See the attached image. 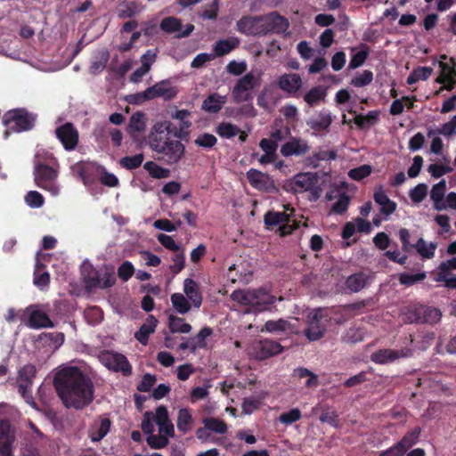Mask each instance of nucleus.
Masks as SVG:
<instances>
[{
	"label": "nucleus",
	"mask_w": 456,
	"mask_h": 456,
	"mask_svg": "<svg viewBox=\"0 0 456 456\" xmlns=\"http://www.w3.org/2000/svg\"><path fill=\"white\" fill-rule=\"evenodd\" d=\"M53 386L68 409L83 410L94 397L92 379L78 367L67 366L60 370L53 378Z\"/></svg>",
	"instance_id": "obj_1"
},
{
	"label": "nucleus",
	"mask_w": 456,
	"mask_h": 456,
	"mask_svg": "<svg viewBox=\"0 0 456 456\" xmlns=\"http://www.w3.org/2000/svg\"><path fill=\"white\" fill-rule=\"evenodd\" d=\"M154 128L155 132L150 136V146L159 154L158 159L167 165L178 163L184 155V145L178 140L171 139L168 133L159 131L156 126Z\"/></svg>",
	"instance_id": "obj_2"
},
{
	"label": "nucleus",
	"mask_w": 456,
	"mask_h": 456,
	"mask_svg": "<svg viewBox=\"0 0 456 456\" xmlns=\"http://www.w3.org/2000/svg\"><path fill=\"white\" fill-rule=\"evenodd\" d=\"M231 299L246 306V313H260L269 310L276 301L274 296L262 288L236 289L231 294Z\"/></svg>",
	"instance_id": "obj_3"
},
{
	"label": "nucleus",
	"mask_w": 456,
	"mask_h": 456,
	"mask_svg": "<svg viewBox=\"0 0 456 456\" xmlns=\"http://www.w3.org/2000/svg\"><path fill=\"white\" fill-rule=\"evenodd\" d=\"M81 274L86 289L90 291L97 288H110L115 285L117 281L114 268L107 265L96 269L92 264L84 263L81 267Z\"/></svg>",
	"instance_id": "obj_4"
},
{
	"label": "nucleus",
	"mask_w": 456,
	"mask_h": 456,
	"mask_svg": "<svg viewBox=\"0 0 456 456\" xmlns=\"http://www.w3.org/2000/svg\"><path fill=\"white\" fill-rule=\"evenodd\" d=\"M37 115L26 108H16L6 111L2 118L8 130L14 133L30 131L35 127Z\"/></svg>",
	"instance_id": "obj_5"
},
{
	"label": "nucleus",
	"mask_w": 456,
	"mask_h": 456,
	"mask_svg": "<svg viewBox=\"0 0 456 456\" xmlns=\"http://www.w3.org/2000/svg\"><path fill=\"white\" fill-rule=\"evenodd\" d=\"M331 317L326 308H317L307 316V327L304 330L305 336L310 341H316L323 338Z\"/></svg>",
	"instance_id": "obj_6"
},
{
	"label": "nucleus",
	"mask_w": 456,
	"mask_h": 456,
	"mask_svg": "<svg viewBox=\"0 0 456 456\" xmlns=\"http://www.w3.org/2000/svg\"><path fill=\"white\" fill-rule=\"evenodd\" d=\"M35 182L37 185L44 190L49 191L52 194L56 195L59 191L56 185L58 170L44 163H37L34 170Z\"/></svg>",
	"instance_id": "obj_7"
},
{
	"label": "nucleus",
	"mask_w": 456,
	"mask_h": 456,
	"mask_svg": "<svg viewBox=\"0 0 456 456\" xmlns=\"http://www.w3.org/2000/svg\"><path fill=\"white\" fill-rule=\"evenodd\" d=\"M442 61H439L441 74L436 78V83L444 85L436 94L445 89L452 91L456 85V60L453 57H448L445 54L441 55Z\"/></svg>",
	"instance_id": "obj_8"
},
{
	"label": "nucleus",
	"mask_w": 456,
	"mask_h": 456,
	"mask_svg": "<svg viewBox=\"0 0 456 456\" xmlns=\"http://www.w3.org/2000/svg\"><path fill=\"white\" fill-rule=\"evenodd\" d=\"M411 347L404 346L401 349L383 348L373 352L370 359L376 364H391L401 359H407L413 355Z\"/></svg>",
	"instance_id": "obj_9"
},
{
	"label": "nucleus",
	"mask_w": 456,
	"mask_h": 456,
	"mask_svg": "<svg viewBox=\"0 0 456 456\" xmlns=\"http://www.w3.org/2000/svg\"><path fill=\"white\" fill-rule=\"evenodd\" d=\"M258 85V78L253 72L245 74L238 79L232 88V95L235 102H249L253 96L251 91Z\"/></svg>",
	"instance_id": "obj_10"
},
{
	"label": "nucleus",
	"mask_w": 456,
	"mask_h": 456,
	"mask_svg": "<svg viewBox=\"0 0 456 456\" xmlns=\"http://www.w3.org/2000/svg\"><path fill=\"white\" fill-rule=\"evenodd\" d=\"M100 360L109 370L121 372L124 376H130L132 374V365L122 354L105 351L101 354Z\"/></svg>",
	"instance_id": "obj_11"
},
{
	"label": "nucleus",
	"mask_w": 456,
	"mask_h": 456,
	"mask_svg": "<svg viewBox=\"0 0 456 456\" xmlns=\"http://www.w3.org/2000/svg\"><path fill=\"white\" fill-rule=\"evenodd\" d=\"M20 321L31 329L53 328V322L46 313L37 309L35 305L28 306L20 316Z\"/></svg>",
	"instance_id": "obj_12"
},
{
	"label": "nucleus",
	"mask_w": 456,
	"mask_h": 456,
	"mask_svg": "<svg viewBox=\"0 0 456 456\" xmlns=\"http://www.w3.org/2000/svg\"><path fill=\"white\" fill-rule=\"evenodd\" d=\"M263 36L268 34H282L289 28V20L277 12L262 15Z\"/></svg>",
	"instance_id": "obj_13"
},
{
	"label": "nucleus",
	"mask_w": 456,
	"mask_h": 456,
	"mask_svg": "<svg viewBox=\"0 0 456 456\" xmlns=\"http://www.w3.org/2000/svg\"><path fill=\"white\" fill-rule=\"evenodd\" d=\"M177 94V88L173 86L168 79H165L148 87L142 95L144 99L162 98L164 101H171Z\"/></svg>",
	"instance_id": "obj_14"
},
{
	"label": "nucleus",
	"mask_w": 456,
	"mask_h": 456,
	"mask_svg": "<svg viewBox=\"0 0 456 456\" xmlns=\"http://www.w3.org/2000/svg\"><path fill=\"white\" fill-rule=\"evenodd\" d=\"M283 347L280 343L272 339L255 341L251 346V354L258 360H265L281 353Z\"/></svg>",
	"instance_id": "obj_15"
},
{
	"label": "nucleus",
	"mask_w": 456,
	"mask_h": 456,
	"mask_svg": "<svg viewBox=\"0 0 456 456\" xmlns=\"http://www.w3.org/2000/svg\"><path fill=\"white\" fill-rule=\"evenodd\" d=\"M37 369L34 364L28 363L20 368L18 371L17 386L20 395L28 402V398H32L30 388L33 385V379L36 377Z\"/></svg>",
	"instance_id": "obj_16"
},
{
	"label": "nucleus",
	"mask_w": 456,
	"mask_h": 456,
	"mask_svg": "<svg viewBox=\"0 0 456 456\" xmlns=\"http://www.w3.org/2000/svg\"><path fill=\"white\" fill-rule=\"evenodd\" d=\"M294 185L301 191H311L314 200L320 197L322 189L319 185V175L316 173H300L294 177Z\"/></svg>",
	"instance_id": "obj_17"
},
{
	"label": "nucleus",
	"mask_w": 456,
	"mask_h": 456,
	"mask_svg": "<svg viewBox=\"0 0 456 456\" xmlns=\"http://www.w3.org/2000/svg\"><path fill=\"white\" fill-rule=\"evenodd\" d=\"M55 134L66 151H73L78 143V132L72 123L58 126Z\"/></svg>",
	"instance_id": "obj_18"
},
{
	"label": "nucleus",
	"mask_w": 456,
	"mask_h": 456,
	"mask_svg": "<svg viewBox=\"0 0 456 456\" xmlns=\"http://www.w3.org/2000/svg\"><path fill=\"white\" fill-rule=\"evenodd\" d=\"M237 29L247 36H263L262 15L243 16L237 21Z\"/></svg>",
	"instance_id": "obj_19"
},
{
	"label": "nucleus",
	"mask_w": 456,
	"mask_h": 456,
	"mask_svg": "<svg viewBox=\"0 0 456 456\" xmlns=\"http://www.w3.org/2000/svg\"><path fill=\"white\" fill-rule=\"evenodd\" d=\"M111 427V420L104 414L98 416L91 424L88 436L92 442H100L109 433Z\"/></svg>",
	"instance_id": "obj_20"
},
{
	"label": "nucleus",
	"mask_w": 456,
	"mask_h": 456,
	"mask_svg": "<svg viewBox=\"0 0 456 456\" xmlns=\"http://www.w3.org/2000/svg\"><path fill=\"white\" fill-rule=\"evenodd\" d=\"M276 84L281 91L294 96L302 87V78L297 73H285L278 77Z\"/></svg>",
	"instance_id": "obj_21"
},
{
	"label": "nucleus",
	"mask_w": 456,
	"mask_h": 456,
	"mask_svg": "<svg viewBox=\"0 0 456 456\" xmlns=\"http://www.w3.org/2000/svg\"><path fill=\"white\" fill-rule=\"evenodd\" d=\"M247 178L250 185L259 191H269L274 188L273 181L269 175L255 168L247 172Z\"/></svg>",
	"instance_id": "obj_22"
},
{
	"label": "nucleus",
	"mask_w": 456,
	"mask_h": 456,
	"mask_svg": "<svg viewBox=\"0 0 456 456\" xmlns=\"http://www.w3.org/2000/svg\"><path fill=\"white\" fill-rule=\"evenodd\" d=\"M310 150L306 142L298 137H291L281 148V154L284 157L303 156Z\"/></svg>",
	"instance_id": "obj_23"
},
{
	"label": "nucleus",
	"mask_w": 456,
	"mask_h": 456,
	"mask_svg": "<svg viewBox=\"0 0 456 456\" xmlns=\"http://www.w3.org/2000/svg\"><path fill=\"white\" fill-rule=\"evenodd\" d=\"M14 435L7 420L0 421V456H12Z\"/></svg>",
	"instance_id": "obj_24"
},
{
	"label": "nucleus",
	"mask_w": 456,
	"mask_h": 456,
	"mask_svg": "<svg viewBox=\"0 0 456 456\" xmlns=\"http://www.w3.org/2000/svg\"><path fill=\"white\" fill-rule=\"evenodd\" d=\"M373 199L380 206L381 214L388 216L395 211L396 203L388 198L381 185L375 190Z\"/></svg>",
	"instance_id": "obj_25"
},
{
	"label": "nucleus",
	"mask_w": 456,
	"mask_h": 456,
	"mask_svg": "<svg viewBox=\"0 0 456 456\" xmlns=\"http://www.w3.org/2000/svg\"><path fill=\"white\" fill-rule=\"evenodd\" d=\"M158 324V320L153 315H149L145 322L134 333V338L143 346L149 342L150 335L154 333Z\"/></svg>",
	"instance_id": "obj_26"
},
{
	"label": "nucleus",
	"mask_w": 456,
	"mask_h": 456,
	"mask_svg": "<svg viewBox=\"0 0 456 456\" xmlns=\"http://www.w3.org/2000/svg\"><path fill=\"white\" fill-rule=\"evenodd\" d=\"M183 292L194 307H200L202 304V295L200 291L198 283L194 280L191 278L184 280Z\"/></svg>",
	"instance_id": "obj_27"
},
{
	"label": "nucleus",
	"mask_w": 456,
	"mask_h": 456,
	"mask_svg": "<svg viewBox=\"0 0 456 456\" xmlns=\"http://www.w3.org/2000/svg\"><path fill=\"white\" fill-rule=\"evenodd\" d=\"M370 280V275L363 273L359 272L349 275L346 281V288L351 292L356 293L361 291L362 289L366 287Z\"/></svg>",
	"instance_id": "obj_28"
},
{
	"label": "nucleus",
	"mask_w": 456,
	"mask_h": 456,
	"mask_svg": "<svg viewBox=\"0 0 456 456\" xmlns=\"http://www.w3.org/2000/svg\"><path fill=\"white\" fill-rule=\"evenodd\" d=\"M331 123V115L328 110H322L316 118H312L306 121L307 126L316 132L327 131Z\"/></svg>",
	"instance_id": "obj_29"
},
{
	"label": "nucleus",
	"mask_w": 456,
	"mask_h": 456,
	"mask_svg": "<svg viewBox=\"0 0 456 456\" xmlns=\"http://www.w3.org/2000/svg\"><path fill=\"white\" fill-rule=\"evenodd\" d=\"M226 101V96L214 93L203 101L201 108L206 112L216 114L221 110Z\"/></svg>",
	"instance_id": "obj_30"
},
{
	"label": "nucleus",
	"mask_w": 456,
	"mask_h": 456,
	"mask_svg": "<svg viewBox=\"0 0 456 456\" xmlns=\"http://www.w3.org/2000/svg\"><path fill=\"white\" fill-rule=\"evenodd\" d=\"M191 116V112L187 110H176L171 113V118L180 121L179 131L175 133V135L178 138H183L188 134V129L191 126V122L189 118Z\"/></svg>",
	"instance_id": "obj_31"
},
{
	"label": "nucleus",
	"mask_w": 456,
	"mask_h": 456,
	"mask_svg": "<svg viewBox=\"0 0 456 456\" xmlns=\"http://www.w3.org/2000/svg\"><path fill=\"white\" fill-rule=\"evenodd\" d=\"M146 128L144 120V114L137 111L134 113L129 119V123L126 127L127 133L133 137H136V133L143 132Z\"/></svg>",
	"instance_id": "obj_32"
},
{
	"label": "nucleus",
	"mask_w": 456,
	"mask_h": 456,
	"mask_svg": "<svg viewBox=\"0 0 456 456\" xmlns=\"http://www.w3.org/2000/svg\"><path fill=\"white\" fill-rule=\"evenodd\" d=\"M446 190V183L444 180L440 181L436 184L433 185L430 191V198L434 201L435 208L437 210H443L446 208V205L443 202Z\"/></svg>",
	"instance_id": "obj_33"
},
{
	"label": "nucleus",
	"mask_w": 456,
	"mask_h": 456,
	"mask_svg": "<svg viewBox=\"0 0 456 456\" xmlns=\"http://www.w3.org/2000/svg\"><path fill=\"white\" fill-rule=\"evenodd\" d=\"M240 45V40L232 37L227 39L218 40L214 45V52L216 56H224L228 54L231 51L237 48Z\"/></svg>",
	"instance_id": "obj_34"
},
{
	"label": "nucleus",
	"mask_w": 456,
	"mask_h": 456,
	"mask_svg": "<svg viewBox=\"0 0 456 456\" xmlns=\"http://www.w3.org/2000/svg\"><path fill=\"white\" fill-rule=\"evenodd\" d=\"M437 248L436 242L428 244L423 238H419L414 243V248L417 253L425 259H431L435 256V252Z\"/></svg>",
	"instance_id": "obj_35"
},
{
	"label": "nucleus",
	"mask_w": 456,
	"mask_h": 456,
	"mask_svg": "<svg viewBox=\"0 0 456 456\" xmlns=\"http://www.w3.org/2000/svg\"><path fill=\"white\" fill-rule=\"evenodd\" d=\"M419 314L421 315L422 323L434 324L440 321L442 313L438 308L419 305Z\"/></svg>",
	"instance_id": "obj_36"
},
{
	"label": "nucleus",
	"mask_w": 456,
	"mask_h": 456,
	"mask_svg": "<svg viewBox=\"0 0 456 456\" xmlns=\"http://www.w3.org/2000/svg\"><path fill=\"white\" fill-rule=\"evenodd\" d=\"M168 329L171 333L187 334L191 332V324L184 322L183 318L170 314L168 317Z\"/></svg>",
	"instance_id": "obj_37"
},
{
	"label": "nucleus",
	"mask_w": 456,
	"mask_h": 456,
	"mask_svg": "<svg viewBox=\"0 0 456 456\" xmlns=\"http://www.w3.org/2000/svg\"><path fill=\"white\" fill-rule=\"evenodd\" d=\"M266 394L261 393L257 396L246 397L241 403L242 412L245 414H251L258 410L262 404L263 400L265 399Z\"/></svg>",
	"instance_id": "obj_38"
},
{
	"label": "nucleus",
	"mask_w": 456,
	"mask_h": 456,
	"mask_svg": "<svg viewBox=\"0 0 456 456\" xmlns=\"http://www.w3.org/2000/svg\"><path fill=\"white\" fill-rule=\"evenodd\" d=\"M325 97L326 90L322 86H317L311 88L304 95V100L310 107H314L317 105L320 102L324 101Z\"/></svg>",
	"instance_id": "obj_39"
},
{
	"label": "nucleus",
	"mask_w": 456,
	"mask_h": 456,
	"mask_svg": "<svg viewBox=\"0 0 456 456\" xmlns=\"http://www.w3.org/2000/svg\"><path fill=\"white\" fill-rule=\"evenodd\" d=\"M265 224L267 227H273L288 223L289 216L285 212L267 211L264 216Z\"/></svg>",
	"instance_id": "obj_40"
},
{
	"label": "nucleus",
	"mask_w": 456,
	"mask_h": 456,
	"mask_svg": "<svg viewBox=\"0 0 456 456\" xmlns=\"http://www.w3.org/2000/svg\"><path fill=\"white\" fill-rule=\"evenodd\" d=\"M192 423V416L187 408H182L178 411L176 426L180 432L186 434L190 431Z\"/></svg>",
	"instance_id": "obj_41"
},
{
	"label": "nucleus",
	"mask_w": 456,
	"mask_h": 456,
	"mask_svg": "<svg viewBox=\"0 0 456 456\" xmlns=\"http://www.w3.org/2000/svg\"><path fill=\"white\" fill-rule=\"evenodd\" d=\"M39 339L45 345L53 348H59L64 342V334L61 332H44Z\"/></svg>",
	"instance_id": "obj_42"
},
{
	"label": "nucleus",
	"mask_w": 456,
	"mask_h": 456,
	"mask_svg": "<svg viewBox=\"0 0 456 456\" xmlns=\"http://www.w3.org/2000/svg\"><path fill=\"white\" fill-rule=\"evenodd\" d=\"M420 432V428L416 427L410 432H407L398 442V444L402 445L401 447L405 452H407V451L410 448H411L418 443Z\"/></svg>",
	"instance_id": "obj_43"
},
{
	"label": "nucleus",
	"mask_w": 456,
	"mask_h": 456,
	"mask_svg": "<svg viewBox=\"0 0 456 456\" xmlns=\"http://www.w3.org/2000/svg\"><path fill=\"white\" fill-rule=\"evenodd\" d=\"M144 160L143 153H138L134 156H125L118 161L119 166L126 170H134L141 167Z\"/></svg>",
	"instance_id": "obj_44"
},
{
	"label": "nucleus",
	"mask_w": 456,
	"mask_h": 456,
	"mask_svg": "<svg viewBox=\"0 0 456 456\" xmlns=\"http://www.w3.org/2000/svg\"><path fill=\"white\" fill-rule=\"evenodd\" d=\"M143 168L147 170L150 175L156 179L167 178L170 175V171L159 166L154 161H147L143 165Z\"/></svg>",
	"instance_id": "obj_45"
},
{
	"label": "nucleus",
	"mask_w": 456,
	"mask_h": 456,
	"mask_svg": "<svg viewBox=\"0 0 456 456\" xmlns=\"http://www.w3.org/2000/svg\"><path fill=\"white\" fill-rule=\"evenodd\" d=\"M370 53V47L367 45L362 44L361 45V51L355 53L352 55L351 60L349 61L348 68L351 69H354L360 66H362L366 59L368 58Z\"/></svg>",
	"instance_id": "obj_46"
},
{
	"label": "nucleus",
	"mask_w": 456,
	"mask_h": 456,
	"mask_svg": "<svg viewBox=\"0 0 456 456\" xmlns=\"http://www.w3.org/2000/svg\"><path fill=\"white\" fill-rule=\"evenodd\" d=\"M171 303L175 311L180 314L188 313L191 309V305L186 297L181 293H174L171 296Z\"/></svg>",
	"instance_id": "obj_47"
},
{
	"label": "nucleus",
	"mask_w": 456,
	"mask_h": 456,
	"mask_svg": "<svg viewBox=\"0 0 456 456\" xmlns=\"http://www.w3.org/2000/svg\"><path fill=\"white\" fill-rule=\"evenodd\" d=\"M216 132L223 138L231 139L240 133V128L233 124L222 122L216 126Z\"/></svg>",
	"instance_id": "obj_48"
},
{
	"label": "nucleus",
	"mask_w": 456,
	"mask_h": 456,
	"mask_svg": "<svg viewBox=\"0 0 456 456\" xmlns=\"http://www.w3.org/2000/svg\"><path fill=\"white\" fill-rule=\"evenodd\" d=\"M379 119V113L376 110H370L366 115L359 114L356 115L354 121V124L361 129H363L366 126L375 124Z\"/></svg>",
	"instance_id": "obj_49"
},
{
	"label": "nucleus",
	"mask_w": 456,
	"mask_h": 456,
	"mask_svg": "<svg viewBox=\"0 0 456 456\" xmlns=\"http://www.w3.org/2000/svg\"><path fill=\"white\" fill-rule=\"evenodd\" d=\"M203 424L210 431H213L216 434L224 435L227 432V425L222 419L216 418H205L203 419Z\"/></svg>",
	"instance_id": "obj_50"
},
{
	"label": "nucleus",
	"mask_w": 456,
	"mask_h": 456,
	"mask_svg": "<svg viewBox=\"0 0 456 456\" xmlns=\"http://www.w3.org/2000/svg\"><path fill=\"white\" fill-rule=\"evenodd\" d=\"M336 151L321 150L318 152H314L311 157H309L308 160L314 167H317L319 166L320 161L334 160L336 159Z\"/></svg>",
	"instance_id": "obj_51"
},
{
	"label": "nucleus",
	"mask_w": 456,
	"mask_h": 456,
	"mask_svg": "<svg viewBox=\"0 0 456 456\" xmlns=\"http://www.w3.org/2000/svg\"><path fill=\"white\" fill-rule=\"evenodd\" d=\"M427 277L426 272H421L418 273H402L399 274L398 281L400 284L404 286H412L417 282L422 281Z\"/></svg>",
	"instance_id": "obj_52"
},
{
	"label": "nucleus",
	"mask_w": 456,
	"mask_h": 456,
	"mask_svg": "<svg viewBox=\"0 0 456 456\" xmlns=\"http://www.w3.org/2000/svg\"><path fill=\"white\" fill-rule=\"evenodd\" d=\"M160 29L167 33L179 32L182 28L181 20L178 18L170 16L164 18L160 22Z\"/></svg>",
	"instance_id": "obj_53"
},
{
	"label": "nucleus",
	"mask_w": 456,
	"mask_h": 456,
	"mask_svg": "<svg viewBox=\"0 0 456 456\" xmlns=\"http://www.w3.org/2000/svg\"><path fill=\"white\" fill-rule=\"evenodd\" d=\"M213 334V330L210 327H204L202 328L199 333L193 337L191 338V341L194 344L196 350L198 349H203L207 347V338L210 337Z\"/></svg>",
	"instance_id": "obj_54"
},
{
	"label": "nucleus",
	"mask_w": 456,
	"mask_h": 456,
	"mask_svg": "<svg viewBox=\"0 0 456 456\" xmlns=\"http://www.w3.org/2000/svg\"><path fill=\"white\" fill-rule=\"evenodd\" d=\"M137 13V4L135 2H125L118 9L119 19L132 18Z\"/></svg>",
	"instance_id": "obj_55"
},
{
	"label": "nucleus",
	"mask_w": 456,
	"mask_h": 456,
	"mask_svg": "<svg viewBox=\"0 0 456 456\" xmlns=\"http://www.w3.org/2000/svg\"><path fill=\"white\" fill-rule=\"evenodd\" d=\"M295 372H296V375L298 378H300V379L308 378L307 380L305 381V387H314L318 386V378H317V376L314 372L309 370L308 369L300 367V368H297L295 370Z\"/></svg>",
	"instance_id": "obj_56"
},
{
	"label": "nucleus",
	"mask_w": 456,
	"mask_h": 456,
	"mask_svg": "<svg viewBox=\"0 0 456 456\" xmlns=\"http://www.w3.org/2000/svg\"><path fill=\"white\" fill-rule=\"evenodd\" d=\"M302 417L301 411L298 408H293L287 412H283L279 417V421L284 425H291L299 420Z\"/></svg>",
	"instance_id": "obj_57"
},
{
	"label": "nucleus",
	"mask_w": 456,
	"mask_h": 456,
	"mask_svg": "<svg viewBox=\"0 0 456 456\" xmlns=\"http://www.w3.org/2000/svg\"><path fill=\"white\" fill-rule=\"evenodd\" d=\"M217 142V139L215 135L204 133L202 134H200L194 141V143L201 148L204 149H211L213 148Z\"/></svg>",
	"instance_id": "obj_58"
},
{
	"label": "nucleus",
	"mask_w": 456,
	"mask_h": 456,
	"mask_svg": "<svg viewBox=\"0 0 456 456\" xmlns=\"http://www.w3.org/2000/svg\"><path fill=\"white\" fill-rule=\"evenodd\" d=\"M371 167L370 165H362L358 167L349 170L348 176L354 181H361L371 174Z\"/></svg>",
	"instance_id": "obj_59"
},
{
	"label": "nucleus",
	"mask_w": 456,
	"mask_h": 456,
	"mask_svg": "<svg viewBox=\"0 0 456 456\" xmlns=\"http://www.w3.org/2000/svg\"><path fill=\"white\" fill-rule=\"evenodd\" d=\"M427 194L428 186L425 183H419L409 192V196L414 203L421 202L427 197Z\"/></svg>",
	"instance_id": "obj_60"
},
{
	"label": "nucleus",
	"mask_w": 456,
	"mask_h": 456,
	"mask_svg": "<svg viewBox=\"0 0 456 456\" xmlns=\"http://www.w3.org/2000/svg\"><path fill=\"white\" fill-rule=\"evenodd\" d=\"M373 80V73L370 70L365 69L359 76L354 77L351 80V85L355 87H363L370 85Z\"/></svg>",
	"instance_id": "obj_61"
},
{
	"label": "nucleus",
	"mask_w": 456,
	"mask_h": 456,
	"mask_svg": "<svg viewBox=\"0 0 456 456\" xmlns=\"http://www.w3.org/2000/svg\"><path fill=\"white\" fill-rule=\"evenodd\" d=\"M173 265L169 266L170 272L176 275L178 274L185 265V257L183 252H175L172 256Z\"/></svg>",
	"instance_id": "obj_62"
},
{
	"label": "nucleus",
	"mask_w": 456,
	"mask_h": 456,
	"mask_svg": "<svg viewBox=\"0 0 456 456\" xmlns=\"http://www.w3.org/2000/svg\"><path fill=\"white\" fill-rule=\"evenodd\" d=\"M134 273V267L129 261H124L118 268V275L123 281H127Z\"/></svg>",
	"instance_id": "obj_63"
},
{
	"label": "nucleus",
	"mask_w": 456,
	"mask_h": 456,
	"mask_svg": "<svg viewBox=\"0 0 456 456\" xmlns=\"http://www.w3.org/2000/svg\"><path fill=\"white\" fill-rule=\"evenodd\" d=\"M25 201L29 207L37 208L44 205L45 200L38 191H30L25 196Z\"/></svg>",
	"instance_id": "obj_64"
}]
</instances>
